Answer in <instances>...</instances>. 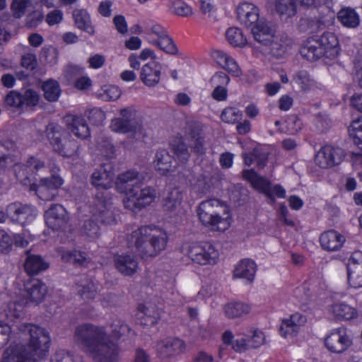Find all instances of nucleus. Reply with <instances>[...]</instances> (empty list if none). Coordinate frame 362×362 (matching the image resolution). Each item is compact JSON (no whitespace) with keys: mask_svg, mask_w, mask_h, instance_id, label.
<instances>
[{"mask_svg":"<svg viewBox=\"0 0 362 362\" xmlns=\"http://www.w3.org/2000/svg\"><path fill=\"white\" fill-rule=\"evenodd\" d=\"M275 8L279 16L286 18L296 13V6L292 0H277Z\"/></svg>","mask_w":362,"mask_h":362,"instance_id":"obj_42","label":"nucleus"},{"mask_svg":"<svg viewBox=\"0 0 362 362\" xmlns=\"http://www.w3.org/2000/svg\"><path fill=\"white\" fill-rule=\"evenodd\" d=\"M344 157V151L341 148L325 146L315 155V162L322 168H329L341 163Z\"/></svg>","mask_w":362,"mask_h":362,"instance_id":"obj_14","label":"nucleus"},{"mask_svg":"<svg viewBox=\"0 0 362 362\" xmlns=\"http://www.w3.org/2000/svg\"><path fill=\"white\" fill-rule=\"evenodd\" d=\"M73 17L76 27L93 35L95 33V29L91 25L90 17L85 10H75L73 12Z\"/></svg>","mask_w":362,"mask_h":362,"instance_id":"obj_34","label":"nucleus"},{"mask_svg":"<svg viewBox=\"0 0 362 362\" xmlns=\"http://www.w3.org/2000/svg\"><path fill=\"white\" fill-rule=\"evenodd\" d=\"M337 18L343 25L348 28H356L360 23L359 16L351 8L341 9L338 12Z\"/></svg>","mask_w":362,"mask_h":362,"instance_id":"obj_36","label":"nucleus"},{"mask_svg":"<svg viewBox=\"0 0 362 362\" xmlns=\"http://www.w3.org/2000/svg\"><path fill=\"white\" fill-rule=\"evenodd\" d=\"M64 120L67 129L78 138L85 139L90 136L89 127L83 117L69 114L64 117Z\"/></svg>","mask_w":362,"mask_h":362,"instance_id":"obj_23","label":"nucleus"},{"mask_svg":"<svg viewBox=\"0 0 362 362\" xmlns=\"http://www.w3.org/2000/svg\"><path fill=\"white\" fill-rule=\"evenodd\" d=\"M332 313L338 320H351L355 317L356 313L354 308L344 303H334L332 306Z\"/></svg>","mask_w":362,"mask_h":362,"instance_id":"obj_39","label":"nucleus"},{"mask_svg":"<svg viewBox=\"0 0 362 362\" xmlns=\"http://www.w3.org/2000/svg\"><path fill=\"white\" fill-rule=\"evenodd\" d=\"M353 344L346 328L340 327L332 330L325 339V347L332 353H344Z\"/></svg>","mask_w":362,"mask_h":362,"instance_id":"obj_13","label":"nucleus"},{"mask_svg":"<svg viewBox=\"0 0 362 362\" xmlns=\"http://www.w3.org/2000/svg\"><path fill=\"white\" fill-rule=\"evenodd\" d=\"M43 20V15L38 11H34L26 17V25L28 28L37 27Z\"/></svg>","mask_w":362,"mask_h":362,"instance_id":"obj_62","label":"nucleus"},{"mask_svg":"<svg viewBox=\"0 0 362 362\" xmlns=\"http://www.w3.org/2000/svg\"><path fill=\"white\" fill-rule=\"evenodd\" d=\"M293 80L303 90H307L313 83L308 72L305 70H300L295 73Z\"/></svg>","mask_w":362,"mask_h":362,"instance_id":"obj_51","label":"nucleus"},{"mask_svg":"<svg viewBox=\"0 0 362 362\" xmlns=\"http://www.w3.org/2000/svg\"><path fill=\"white\" fill-rule=\"evenodd\" d=\"M144 180L143 174L130 170L118 176L117 185L121 192L131 195L143 186Z\"/></svg>","mask_w":362,"mask_h":362,"instance_id":"obj_15","label":"nucleus"},{"mask_svg":"<svg viewBox=\"0 0 362 362\" xmlns=\"http://www.w3.org/2000/svg\"><path fill=\"white\" fill-rule=\"evenodd\" d=\"M45 162L34 157H30L25 164L15 165V174L17 180L30 191L35 192L37 197L44 201L54 200L59 195V189L63 185L64 180L58 175L59 168L53 164L49 170L51 177H41L40 183H35V175L38 173L46 171Z\"/></svg>","mask_w":362,"mask_h":362,"instance_id":"obj_2","label":"nucleus"},{"mask_svg":"<svg viewBox=\"0 0 362 362\" xmlns=\"http://www.w3.org/2000/svg\"><path fill=\"white\" fill-rule=\"evenodd\" d=\"M22 96V109L24 107H34L39 103L40 95L37 91L29 88L21 93Z\"/></svg>","mask_w":362,"mask_h":362,"instance_id":"obj_50","label":"nucleus"},{"mask_svg":"<svg viewBox=\"0 0 362 362\" xmlns=\"http://www.w3.org/2000/svg\"><path fill=\"white\" fill-rule=\"evenodd\" d=\"M25 298L30 302L40 303L47 293L45 284L37 279H32L25 284Z\"/></svg>","mask_w":362,"mask_h":362,"instance_id":"obj_26","label":"nucleus"},{"mask_svg":"<svg viewBox=\"0 0 362 362\" xmlns=\"http://www.w3.org/2000/svg\"><path fill=\"white\" fill-rule=\"evenodd\" d=\"M156 194L157 192L154 187H141L132 194L124 198L123 204L126 209L133 212H138L149 206L155 200Z\"/></svg>","mask_w":362,"mask_h":362,"instance_id":"obj_11","label":"nucleus"},{"mask_svg":"<svg viewBox=\"0 0 362 362\" xmlns=\"http://www.w3.org/2000/svg\"><path fill=\"white\" fill-rule=\"evenodd\" d=\"M113 179L114 172L111 164L103 163L91 175L90 183L96 188L107 189L111 187ZM98 191L100 190L98 189Z\"/></svg>","mask_w":362,"mask_h":362,"instance_id":"obj_18","label":"nucleus"},{"mask_svg":"<svg viewBox=\"0 0 362 362\" xmlns=\"http://www.w3.org/2000/svg\"><path fill=\"white\" fill-rule=\"evenodd\" d=\"M347 279L353 288L362 287V252H354L346 264Z\"/></svg>","mask_w":362,"mask_h":362,"instance_id":"obj_17","label":"nucleus"},{"mask_svg":"<svg viewBox=\"0 0 362 362\" xmlns=\"http://www.w3.org/2000/svg\"><path fill=\"white\" fill-rule=\"evenodd\" d=\"M209 82L212 87H226L230 82V77L226 73L218 71L213 75Z\"/></svg>","mask_w":362,"mask_h":362,"instance_id":"obj_55","label":"nucleus"},{"mask_svg":"<svg viewBox=\"0 0 362 362\" xmlns=\"http://www.w3.org/2000/svg\"><path fill=\"white\" fill-rule=\"evenodd\" d=\"M29 2L30 0H13L11 4V9L13 16L16 18L23 17Z\"/></svg>","mask_w":362,"mask_h":362,"instance_id":"obj_53","label":"nucleus"},{"mask_svg":"<svg viewBox=\"0 0 362 362\" xmlns=\"http://www.w3.org/2000/svg\"><path fill=\"white\" fill-rule=\"evenodd\" d=\"M110 326L112 328V335L116 339H119L131 331L129 327L120 319L114 320Z\"/></svg>","mask_w":362,"mask_h":362,"instance_id":"obj_48","label":"nucleus"},{"mask_svg":"<svg viewBox=\"0 0 362 362\" xmlns=\"http://www.w3.org/2000/svg\"><path fill=\"white\" fill-rule=\"evenodd\" d=\"M74 341L97 362H115L119 358V347L103 326L88 322L79 325L75 328Z\"/></svg>","mask_w":362,"mask_h":362,"instance_id":"obj_1","label":"nucleus"},{"mask_svg":"<svg viewBox=\"0 0 362 362\" xmlns=\"http://www.w3.org/2000/svg\"><path fill=\"white\" fill-rule=\"evenodd\" d=\"M305 321V317L298 313L291 315L288 319L284 320L281 322L280 326L281 336L287 337L296 334L300 326L304 324Z\"/></svg>","mask_w":362,"mask_h":362,"instance_id":"obj_30","label":"nucleus"},{"mask_svg":"<svg viewBox=\"0 0 362 362\" xmlns=\"http://www.w3.org/2000/svg\"><path fill=\"white\" fill-rule=\"evenodd\" d=\"M37 64V59L33 54H26L21 58V65L28 70H34Z\"/></svg>","mask_w":362,"mask_h":362,"instance_id":"obj_64","label":"nucleus"},{"mask_svg":"<svg viewBox=\"0 0 362 362\" xmlns=\"http://www.w3.org/2000/svg\"><path fill=\"white\" fill-rule=\"evenodd\" d=\"M243 158L246 165L250 166L256 162L259 169L264 168L267 163V155L261 148L257 147L254 148L249 153H243Z\"/></svg>","mask_w":362,"mask_h":362,"instance_id":"obj_33","label":"nucleus"},{"mask_svg":"<svg viewBox=\"0 0 362 362\" xmlns=\"http://www.w3.org/2000/svg\"><path fill=\"white\" fill-rule=\"evenodd\" d=\"M112 197L110 192L98 191L89 203L90 217L86 219L81 228V235L95 239L100 234L99 224L111 225L115 223V216L111 210Z\"/></svg>","mask_w":362,"mask_h":362,"instance_id":"obj_4","label":"nucleus"},{"mask_svg":"<svg viewBox=\"0 0 362 362\" xmlns=\"http://www.w3.org/2000/svg\"><path fill=\"white\" fill-rule=\"evenodd\" d=\"M89 121L94 125H99L105 119V114L98 108H94L89 111L88 115Z\"/></svg>","mask_w":362,"mask_h":362,"instance_id":"obj_60","label":"nucleus"},{"mask_svg":"<svg viewBox=\"0 0 362 362\" xmlns=\"http://www.w3.org/2000/svg\"><path fill=\"white\" fill-rule=\"evenodd\" d=\"M173 151L174 153L181 162L185 163L188 160L189 153L186 144L184 143H180L175 146Z\"/></svg>","mask_w":362,"mask_h":362,"instance_id":"obj_63","label":"nucleus"},{"mask_svg":"<svg viewBox=\"0 0 362 362\" xmlns=\"http://www.w3.org/2000/svg\"><path fill=\"white\" fill-rule=\"evenodd\" d=\"M13 239L4 230H0V252L7 254L12 248Z\"/></svg>","mask_w":362,"mask_h":362,"instance_id":"obj_56","label":"nucleus"},{"mask_svg":"<svg viewBox=\"0 0 362 362\" xmlns=\"http://www.w3.org/2000/svg\"><path fill=\"white\" fill-rule=\"evenodd\" d=\"M226 37L233 47H243L247 44V39L241 29L238 28H230L226 32Z\"/></svg>","mask_w":362,"mask_h":362,"instance_id":"obj_41","label":"nucleus"},{"mask_svg":"<svg viewBox=\"0 0 362 362\" xmlns=\"http://www.w3.org/2000/svg\"><path fill=\"white\" fill-rule=\"evenodd\" d=\"M62 259L76 267H86L90 262V258L86 252L77 250L64 251L62 255Z\"/></svg>","mask_w":362,"mask_h":362,"instance_id":"obj_32","label":"nucleus"},{"mask_svg":"<svg viewBox=\"0 0 362 362\" xmlns=\"http://www.w3.org/2000/svg\"><path fill=\"white\" fill-rule=\"evenodd\" d=\"M317 40L320 43L322 48H325V54L329 50L337 49L339 44L337 36L331 32L324 33Z\"/></svg>","mask_w":362,"mask_h":362,"instance_id":"obj_46","label":"nucleus"},{"mask_svg":"<svg viewBox=\"0 0 362 362\" xmlns=\"http://www.w3.org/2000/svg\"><path fill=\"white\" fill-rule=\"evenodd\" d=\"M154 163L156 169L165 174L171 170L173 156L165 149H159L156 153Z\"/></svg>","mask_w":362,"mask_h":362,"instance_id":"obj_35","label":"nucleus"},{"mask_svg":"<svg viewBox=\"0 0 362 362\" xmlns=\"http://www.w3.org/2000/svg\"><path fill=\"white\" fill-rule=\"evenodd\" d=\"M242 114L239 110L235 107H226L221 115V118L226 123H235L241 119Z\"/></svg>","mask_w":362,"mask_h":362,"instance_id":"obj_52","label":"nucleus"},{"mask_svg":"<svg viewBox=\"0 0 362 362\" xmlns=\"http://www.w3.org/2000/svg\"><path fill=\"white\" fill-rule=\"evenodd\" d=\"M6 211L12 222L23 226L32 223L37 215V210L34 206L18 202L9 204Z\"/></svg>","mask_w":362,"mask_h":362,"instance_id":"obj_12","label":"nucleus"},{"mask_svg":"<svg viewBox=\"0 0 362 362\" xmlns=\"http://www.w3.org/2000/svg\"><path fill=\"white\" fill-rule=\"evenodd\" d=\"M183 199V192L179 187L168 189L163 195L161 206L168 214L175 213L180 206Z\"/></svg>","mask_w":362,"mask_h":362,"instance_id":"obj_24","label":"nucleus"},{"mask_svg":"<svg viewBox=\"0 0 362 362\" xmlns=\"http://www.w3.org/2000/svg\"><path fill=\"white\" fill-rule=\"evenodd\" d=\"M45 223L53 230H64L69 222V215L61 204H52L45 213Z\"/></svg>","mask_w":362,"mask_h":362,"instance_id":"obj_16","label":"nucleus"},{"mask_svg":"<svg viewBox=\"0 0 362 362\" xmlns=\"http://www.w3.org/2000/svg\"><path fill=\"white\" fill-rule=\"evenodd\" d=\"M25 253L26 258L23 266L25 272L28 275H37L49 268V263L44 260L40 255L30 254V250H27Z\"/></svg>","mask_w":362,"mask_h":362,"instance_id":"obj_27","label":"nucleus"},{"mask_svg":"<svg viewBox=\"0 0 362 362\" xmlns=\"http://www.w3.org/2000/svg\"><path fill=\"white\" fill-rule=\"evenodd\" d=\"M324 26V23L317 18H301L299 22L300 30L310 33H317L322 30Z\"/></svg>","mask_w":362,"mask_h":362,"instance_id":"obj_44","label":"nucleus"},{"mask_svg":"<svg viewBox=\"0 0 362 362\" xmlns=\"http://www.w3.org/2000/svg\"><path fill=\"white\" fill-rule=\"evenodd\" d=\"M22 101L21 93L17 90H10L4 99L6 106L16 110H22Z\"/></svg>","mask_w":362,"mask_h":362,"instance_id":"obj_49","label":"nucleus"},{"mask_svg":"<svg viewBox=\"0 0 362 362\" xmlns=\"http://www.w3.org/2000/svg\"><path fill=\"white\" fill-rule=\"evenodd\" d=\"M300 55L310 62L320 59L325 55V48H322L317 39H309L300 49Z\"/></svg>","mask_w":362,"mask_h":362,"instance_id":"obj_29","label":"nucleus"},{"mask_svg":"<svg viewBox=\"0 0 362 362\" xmlns=\"http://www.w3.org/2000/svg\"><path fill=\"white\" fill-rule=\"evenodd\" d=\"M114 264L117 270L126 276H133L139 268L137 257L134 255L129 253L115 255Z\"/></svg>","mask_w":362,"mask_h":362,"instance_id":"obj_19","label":"nucleus"},{"mask_svg":"<svg viewBox=\"0 0 362 362\" xmlns=\"http://www.w3.org/2000/svg\"><path fill=\"white\" fill-rule=\"evenodd\" d=\"M238 21L247 28H252L259 19V8L252 4L243 2L236 9Z\"/></svg>","mask_w":362,"mask_h":362,"instance_id":"obj_21","label":"nucleus"},{"mask_svg":"<svg viewBox=\"0 0 362 362\" xmlns=\"http://www.w3.org/2000/svg\"><path fill=\"white\" fill-rule=\"evenodd\" d=\"M121 95V91L115 86H109L106 87L101 93V97L105 100H116Z\"/></svg>","mask_w":362,"mask_h":362,"instance_id":"obj_57","label":"nucleus"},{"mask_svg":"<svg viewBox=\"0 0 362 362\" xmlns=\"http://www.w3.org/2000/svg\"><path fill=\"white\" fill-rule=\"evenodd\" d=\"M320 242L324 250L337 251L343 245L345 238L334 230H329L320 235Z\"/></svg>","mask_w":362,"mask_h":362,"instance_id":"obj_28","label":"nucleus"},{"mask_svg":"<svg viewBox=\"0 0 362 362\" xmlns=\"http://www.w3.org/2000/svg\"><path fill=\"white\" fill-rule=\"evenodd\" d=\"M243 178L248 181L252 187L261 193H263L273 203L275 202V197L285 198L286 190L279 184L272 186V183L264 177L259 175L254 169L243 170Z\"/></svg>","mask_w":362,"mask_h":362,"instance_id":"obj_8","label":"nucleus"},{"mask_svg":"<svg viewBox=\"0 0 362 362\" xmlns=\"http://www.w3.org/2000/svg\"><path fill=\"white\" fill-rule=\"evenodd\" d=\"M129 247L135 248L142 259L153 258L165 249L168 237L156 227L144 226L127 235Z\"/></svg>","mask_w":362,"mask_h":362,"instance_id":"obj_5","label":"nucleus"},{"mask_svg":"<svg viewBox=\"0 0 362 362\" xmlns=\"http://www.w3.org/2000/svg\"><path fill=\"white\" fill-rule=\"evenodd\" d=\"M254 39L259 43L267 46L275 37V27L269 21L261 19L251 28Z\"/></svg>","mask_w":362,"mask_h":362,"instance_id":"obj_20","label":"nucleus"},{"mask_svg":"<svg viewBox=\"0 0 362 362\" xmlns=\"http://www.w3.org/2000/svg\"><path fill=\"white\" fill-rule=\"evenodd\" d=\"M98 285L93 280L86 279L78 286V293L84 300L93 299L98 293Z\"/></svg>","mask_w":362,"mask_h":362,"instance_id":"obj_43","label":"nucleus"},{"mask_svg":"<svg viewBox=\"0 0 362 362\" xmlns=\"http://www.w3.org/2000/svg\"><path fill=\"white\" fill-rule=\"evenodd\" d=\"M20 330L30 336L28 346L21 344H11L4 351L1 362H36L45 358L49 351V333L33 324L22 325Z\"/></svg>","mask_w":362,"mask_h":362,"instance_id":"obj_3","label":"nucleus"},{"mask_svg":"<svg viewBox=\"0 0 362 362\" xmlns=\"http://www.w3.org/2000/svg\"><path fill=\"white\" fill-rule=\"evenodd\" d=\"M156 349L160 358H168L182 353L185 349V344L178 338H168L158 342Z\"/></svg>","mask_w":362,"mask_h":362,"instance_id":"obj_22","label":"nucleus"},{"mask_svg":"<svg viewBox=\"0 0 362 362\" xmlns=\"http://www.w3.org/2000/svg\"><path fill=\"white\" fill-rule=\"evenodd\" d=\"M42 88L46 100L49 102H54L58 100L61 93V89L57 81L49 79L44 82Z\"/></svg>","mask_w":362,"mask_h":362,"instance_id":"obj_40","label":"nucleus"},{"mask_svg":"<svg viewBox=\"0 0 362 362\" xmlns=\"http://www.w3.org/2000/svg\"><path fill=\"white\" fill-rule=\"evenodd\" d=\"M170 10L172 13L180 16L187 17L192 14V8L182 0L171 1Z\"/></svg>","mask_w":362,"mask_h":362,"instance_id":"obj_47","label":"nucleus"},{"mask_svg":"<svg viewBox=\"0 0 362 362\" xmlns=\"http://www.w3.org/2000/svg\"><path fill=\"white\" fill-rule=\"evenodd\" d=\"M249 347L256 349L259 347L264 341V334L259 330H255L251 337H247Z\"/></svg>","mask_w":362,"mask_h":362,"instance_id":"obj_59","label":"nucleus"},{"mask_svg":"<svg viewBox=\"0 0 362 362\" xmlns=\"http://www.w3.org/2000/svg\"><path fill=\"white\" fill-rule=\"evenodd\" d=\"M286 39H283L275 35V37L269 42V53L276 59L283 58L288 48V42Z\"/></svg>","mask_w":362,"mask_h":362,"instance_id":"obj_38","label":"nucleus"},{"mask_svg":"<svg viewBox=\"0 0 362 362\" xmlns=\"http://www.w3.org/2000/svg\"><path fill=\"white\" fill-rule=\"evenodd\" d=\"M45 133L53 151L63 157H71L77 154L79 144L71 139L66 129L57 123H49Z\"/></svg>","mask_w":362,"mask_h":362,"instance_id":"obj_6","label":"nucleus"},{"mask_svg":"<svg viewBox=\"0 0 362 362\" xmlns=\"http://www.w3.org/2000/svg\"><path fill=\"white\" fill-rule=\"evenodd\" d=\"M151 43L158 47L168 54L175 55L178 53V48L169 35L160 40H151Z\"/></svg>","mask_w":362,"mask_h":362,"instance_id":"obj_45","label":"nucleus"},{"mask_svg":"<svg viewBox=\"0 0 362 362\" xmlns=\"http://www.w3.org/2000/svg\"><path fill=\"white\" fill-rule=\"evenodd\" d=\"M162 65L155 61L144 64L141 70L140 79L146 86L154 87L160 81Z\"/></svg>","mask_w":362,"mask_h":362,"instance_id":"obj_25","label":"nucleus"},{"mask_svg":"<svg viewBox=\"0 0 362 362\" xmlns=\"http://www.w3.org/2000/svg\"><path fill=\"white\" fill-rule=\"evenodd\" d=\"M257 270L255 262L250 259L240 260L235 267L233 275L237 278H242L252 282Z\"/></svg>","mask_w":362,"mask_h":362,"instance_id":"obj_31","label":"nucleus"},{"mask_svg":"<svg viewBox=\"0 0 362 362\" xmlns=\"http://www.w3.org/2000/svg\"><path fill=\"white\" fill-rule=\"evenodd\" d=\"M187 255L200 265L214 264L218 257V252L210 243H193L188 247Z\"/></svg>","mask_w":362,"mask_h":362,"instance_id":"obj_10","label":"nucleus"},{"mask_svg":"<svg viewBox=\"0 0 362 362\" xmlns=\"http://www.w3.org/2000/svg\"><path fill=\"white\" fill-rule=\"evenodd\" d=\"M296 3L299 4L301 6L308 8H315L320 7L321 5L325 4L329 7L332 3V0H295Z\"/></svg>","mask_w":362,"mask_h":362,"instance_id":"obj_58","label":"nucleus"},{"mask_svg":"<svg viewBox=\"0 0 362 362\" xmlns=\"http://www.w3.org/2000/svg\"><path fill=\"white\" fill-rule=\"evenodd\" d=\"M286 122L287 132L290 134H297L303 127L301 120L295 115L288 117Z\"/></svg>","mask_w":362,"mask_h":362,"instance_id":"obj_54","label":"nucleus"},{"mask_svg":"<svg viewBox=\"0 0 362 362\" xmlns=\"http://www.w3.org/2000/svg\"><path fill=\"white\" fill-rule=\"evenodd\" d=\"M221 202L218 199L203 201L199 205L197 214L202 223L211 230L224 231L230 226L228 216L222 217L221 212L224 211Z\"/></svg>","mask_w":362,"mask_h":362,"instance_id":"obj_7","label":"nucleus"},{"mask_svg":"<svg viewBox=\"0 0 362 362\" xmlns=\"http://www.w3.org/2000/svg\"><path fill=\"white\" fill-rule=\"evenodd\" d=\"M148 34L153 35L157 37V39L153 40H160L168 35V32L165 28L160 24H153L148 28Z\"/></svg>","mask_w":362,"mask_h":362,"instance_id":"obj_61","label":"nucleus"},{"mask_svg":"<svg viewBox=\"0 0 362 362\" xmlns=\"http://www.w3.org/2000/svg\"><path fill=\"white\" fill-rule=\"evenodd\" d=\"M223 310L226 317L233 319L248 314L250 308L247 304L240 302H231L226 304Z\"/></svg>","mask_w":362,"mask_h":362,"instance_id":"obj_37","label":"nucleus"},{"mask_svg":"<svg viewBox=\"0 0 362 362\" xmlns=\"http://www.w3.org/2000/svg\"><path fill=\"white\" fill-rule=\"evenodd\" d=\"M110 128L117 133L135 134L141 132L142 122L137 117L136 109L129 106L119 110V117L112 119Z\"/></svg>","mask_w":362,"mask_h":362,"instance_id":"obj_9","label":"nucleus"}]
</instances>
